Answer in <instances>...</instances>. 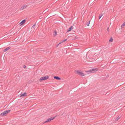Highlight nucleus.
<instances>
[{
    "label": "nucleus",
    "instance_id": "0eeeda50",
    "mask_svg": "<svg viewBox=\"0 0 125 125\" xmlns=\"http://www.w3.org/2000/svg\"><path fill=\"white\" fill-rule=\"evenodd\" d=\"M27 6V5H24L21 7V8L20 9V10H23L25 9L26 8Z\"/></svg>",
    "mask_w": 125,
    "mask_h": 125
},
{
    "label": "nucleus",
    "instance_id": "f03ea898",
    "mask_svg": "<svg viewBox=\"0 0 125 125\" xmlns=\"http://www.w3.org/2000/svg\"><path fill=\"white\" fill-rule=\"evenodd\" d=\"M98 70L97 68H93L88 71V72L90 73H93L97 71Z\"/></svg>",
    "mask_w": 125,
    "mask_h": 125
},
{
    "label": "nucleus",
    "instance_id": "6e6552de",
    "mask_svg": "<svg viewBox=\"0 0 125 125\" xmlns=\"http://www.w3.org/2000/svg\"><path fill=\"white\" fill-rule=\"evenodd\" d=\"M36 23H35V24L33 25L32 26L31 28V31L32 30H33L32 32H33L34 31L35 29V28H34V27L36 25Z\"/></svg>",
    "mask_w": 125,
    "mask_h": 125
},
{
    "label": "nucleus",
    "instance_id": "9d476101",
    "mask_svg": "<svg viewBox=\"0 0 125 125\" xmlns=\"http://www.w3.org/2000/svg\"><path fill=\"white\" fill-rule=\"evenodd\" d=\"M54 78L58 80H61V78L58 76H54Z\"/></svg>",
    "mask_w": 125,
    "mask_h": 125
},
{
    "label": "nucleus",
    "instance_id": "f8f14e48",
    "mask_svg": "<svg viewBox=\"0 0 125 125\" xmlns=\"http://www.w3.org/2000/svg\"><path fill=\"white\" fill-rule=\"evenodd\" d=\"M57 34V32L56 31H54V32L53 33V35L54 36H55Z\"/></svg>",
    "mask_w": 125,
    "mask_h": 125
},
{
    "label": "nucleus",
    "instance_id": "9b49d317",
    "mask_svg": "<svg viewBox=\"0 0 125 125\" xmlns=\"http://www.w3.org/2000/svg\"><path fill=\"white\" fill-rule=\"evenodd\" d=\"M10 48V47H8L7 48H6L3 51L4 52H6Z\"/></svg>",
    "mask_w": 125,
    "mask_h": 125
},
{
    "label": "nucleus",
    "instance_id": "b1692460",
    "mask_svg": "<svg viewBox=\"0 0 125 125\" xmlns=\"http://www.w3.org/2000/svg\"><path fill=\"white\" fill-rule=\"evenodd\" d=\"M64 114V113H63V114H62V115H63V114Z\"/></svg>",
    "mask_w": 125,
    "mask_h": 125
},
{
    "label": "nucleus",
    "instance_id": "f3484780",
    "mask_svg": "<svg viewBox=\"0 0 125 125\" xmlns=\"http://www.w3.org/2000/svg\"><path fill=\"white\" fill-rule=\"evenodd\" d=\"M90 21H89L86 24V25L87 26H89V24H90Z\"/></svg>",
    "mask_w": 125,
    "mask_h": 125
},
{
    "label": "nucleus",
    "instance_id": "39448f33",
    "mask_svg": "<svg viewBox=\"0 0 125 125\" xmlns=\"http://www.w3.org/2000/svg\"><path fill=\"white\" fill-rule=\"evenodd\" d=\"M55 117H54L53 118L51 117L49 119H48L46 121L44 122V123H47L50 122L52 120L54 119L55 118Z\"/></svg>",
    "mask_w": 125,
    "mask_h": 125
},
{
    "label": "nucleus",
    "instance_id": "1a4fd4ad",
    "mask_svg": "<svg viewBox=\"0 0 125 125\" xmlns=\"http://www.w3.org/2000/svg\"><path fill=\"white\" fill-rule=\"evenodd\" d=\"M73 26H71L68 29V30H67V32H68L70 31H71L73 29Z\"/></svg>",
    "mask_w": 125,
    "mask_h": 125
},
{
    "label": "nucleus",
    "instance_id": "423d86ee",
    "mask_svg": "<svg viewBox=\"0 0 125 125\" xmlns=\"http://www.w3.org/2000/svg\"><path fill=\"white\" fill-rule=\"evenodd\" d=\"M26 21L25 20H23L19 24L20 25H21L24 24Z\"/></svg>",
    "mask_w": 125,
    "mask_h": 125
},
{
    "label": "nucleus",
    "instance_id": "412c9836",
    "mask_svg": "<svg viewBox=\"0 0 125 125\" xmlns=\"http://www.w3.org/2000/svg\"><path fill=\"white\" fill-rule=\"evenodd\" d=\"M109 27H108L107 28V31H108V32L109 31Z\"/></svg>",
    "mask_w": 125,
    "mask_h": 125
},
{
    "label": "nucleus",
    "instance_id": "dca6fc26",
    "mask_svg": "<svg viewBox=\"0 0 125 125\" xmlns=\"http://www.w3.org/2000/svg\"><path fill=\"white\" fill-rule=\"evenodd\" d=\"M125 26V21L121 25V27Z\"/></svg>",
    "mask_w": 125,
    "mask_h": 125
},
{
    "label": "nucleus",
    "instance_id": "5701e85b",
    "mask_svg": "<svg viewBox=\"0 0 125 125\" xmlns=\"http://www.w3.org/2000/svg\"><path fill=\"white\" fill-rule=\"evenodd\" d=\"M60 43H59V44H58L57 45V46L56 47H57L60 44Z\"/></svg>",
    "mask_w": 125,
    "mask_h": 125
},
{
    "label": "nucleus",
    "instance_id": "ddd939ff",
    "mask_svg": "<svg viewBox=\"0 0 125 125\" xmlns=\"http://www.w3.org/2000/svg\"><path fill=\"white\" fill-rule=\"evenodd\" d=\"M27 94L25 93H24L23 94H22L21 96L22 97V96H26L27 95Z\"/></svg>",
    "mask_w": 125,
    "mask_h": 125
},
{
    "label": "nucleus",
    "instance_id": "6ab92c4d",
    "mask_svg": "<svg viewBox=\"0 0 125 125\" xmlns=\"http://www.w3.org/2000/svg\"><path fill=\"white\" fill-rule=\"evenodd\" d=\"M103 15V14H102L99 15V19H100L101 18V17Z\"/></svg>",
    "mask_w": 125,
    "mask_h": 125
},
{
    "label": "nucleus",
    "instance_id": "4468645a",
    "mask_svg": "<svg viewBox=\"0 0 125 125\" xmlns=\"http://www.w3.org/2000/svg\"><path fill=\"white\" fill-rule=\"evenodd\" d=\"M121 117V116H118V117L115 119V121H117Z\"/></svg>",
    "mask_w": 125,
    "mask_h": 125
},
{
    "label": "nucleus",
    "instance_id": "a211bd4d",
    "mask_svg": "<svg viewBox=\"0 0 125 125\" xmlns=\"http://www.w3.org/2000/svg\"><path fill=\"white\" fill-rule=\"evenodd\" d=\"M67 40V39H64V40H62L61 42H60V43H62L65 41H66Z\"/></svg>",
    "mask_w": 125,
    "mask_h": 125
},
{
    "label": "nucleus",
    "instance_id": "7ed1b4c3",
    "mask_svg": "<svg viewBox=\"0 0 125 125\" xmlns=\"http://www.w3.org/2000/svg\"><path fill=\"white\" fill-rule=\"evenodd\" d=\"M75 72L76 74L79 75H80L82 76H84V73L82 72L79 71H75Z\"/></svg>",
    "mask_w": 125,
    "mask_h": 125
},
{
    "label": "nucleus",
    "instance_id": "20e7f679",
    "mask_svg": "<svg viewBox=\"0 0 125 125\" xmlns=\"http://www.w3.org/2000/svg\"><path fill=\"white\" fill-rule=\"evenodd\" d=\"M49 78V76H45L42 77H41L39 79L40 81H42L46 80Z\"/></svg>",
    "mask_w": 125,
    "mask_h": 125
},
{
    "label": "nucleus",
    "instance_id": "f257e3e1",
    "mask_svg": "<svg viewBox=\"0 0 125 125\" xmlns=\"http://www.w3.org/2000/svg\"><path fill=\"white\" fill-rule=\"evenodd\" d=\"M10 111V110L9 109L3 112L0 114L2 116H6Z\"/></svg>",
    "mask_w": 125,
    "mask_h": 125
},
{
    "label": "nucleus",
    "instance_id": "aec40b11",
    "mask_svg": "<svg viewBox=\"0 0 125 125\" xmlns=\"http://www.w3.org/2000/svg\"><path fill=\"white\" fill-rule=\"evenodd\" d=\"M48 10H47V9H46L45 10H44L43 12H44V13H45Z\"/></svg>",
    "mask_w": 125,
    "mask_h": 125
},
{
    "label": "nucleus",
    "instance_id": "2eb2a0df",
    "mask_svg": "<svg viewBox=\"0 0 125 125\" xmlns=\"http://www.w3.org/2000/svg\"><path fill=\"white\" fill-rule=\"evenodd\" d=\"M113 41V39L112 37H111L110 39L109 40V42H112Z\"/></svg>",
    "mask_w": 125,
    "mask_h": 125
},
{
    "label": "nucleus",
    "instance_id": "4be33fe9",
    "mask_svg": "<svg viewBox=\"0 0 125 125\" xmlns=\"http://www.w3.org/2000/svg\"><path fill=\"white\" fill-rule=\"evenodd\" d=\"M26 66L25 65H23V68H26Z\"/></svg>",
    "mask_w": 125,
    "mask_h": 125
}]
</instances>
